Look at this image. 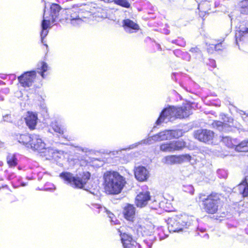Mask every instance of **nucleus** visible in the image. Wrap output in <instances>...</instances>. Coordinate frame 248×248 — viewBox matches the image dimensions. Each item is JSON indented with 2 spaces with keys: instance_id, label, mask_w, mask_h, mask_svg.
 Returning a JSON list of instances; mask_svg holds the SVG:
<instances>
[{
  "instance_id": "obj_35",
  "label": "nucleus",
  "mask_w": 248,
  "mask_h": 248,
  "mask_svg": "<svg viewBox=\"0 0 248 248\" xmlns=\"http://www.w3.org/2000/svg\"><path fill=\"white\" fill-rule=\"evenodd\" d=\"M113 2L124 8H127L130 6V4L126 0H114Z\"/></svg>"
},
{
  "instance_id": "obj_5",
  "label": "nucleus",
  "mask_w": 248,
  "mask_h": 248,
  "mask_svg": "<svg viewBox=\"0 0 248 248\" xmlns=\"http://www.w3.org/2000/svg\"><path fill=\"white\" fill-rule=\"evenodd\" d=\"M199 197L200 201L202 202V208L206 213L214 214L217 212L221 202L218 194L212 193L207 196L200 194Z\"/></svg>"
},
{
  "instance_id": "obj_15",
  "label": "nucleus",
  "mask_w": 248,
  "mask_h": 248,
  "mask_svg": "<svg viewBox=\"0 0 248 248\" xmlns=\"http://www.w3.org/2000/svg\"><path fill=\"white\" fill-rule=\"evenodd\" d=\"M51 24L52 23H51L50 19L49 18L47 19V17L46 16V11H45L43 16V20L41 24L42 31L41 32L40 35L42 43H43L44 39L48 34V31L47 30V29Z\"/></svg>"
},
{
  "instance_id": "obj_1",
  "label": "nucleus",
  "mask_w": 248,
  "mask_h": 248,
  "mask_svg": "<svg viewBox=\"0 0 248 248\" xmlns=\"http://www.w3.org/2000/svg\"><path fill=\"white\" fill-rule=\"evenodd\" d=\"M191 113V106L189 104L178 108L170 106L162 110L155 124L159 125L163 122L173 121L176 118L183 119L188 117Z\"/></svg>"
},
{
  "instance_id": "obj_12",
  "label": "nucleus",
  "mask_w": 248,
  "mask_h": 248,
  "mask_svg": "<svg viewBox=\"0 0 248 248\" xmlns=\"http://www.w3.org/2000/svg\"><path fill=\"white\" fill-rule=\"evenodd\" d=\"M248 39V28L244 25H240L237 29L235 33V40L236 44L239 41H243Z\"/></svg>"
},
{
  "instance_id": "obj_2",
  "label": "nucleus",
  "mask_w": 248,
  "mask_h": 248,
  "mask_svg": "<svg viewBox=\"0 0 248 248\" xmlns=\"http://www.w3.org/2000/svg\"><path fill=\"white\" fill-rule=\"evenodd\" d=\"M60 177L66 184L73 188L88 190L86 185L91 177V174L89 171H79L76 176L69 172L63 171L60 174Z\"/></svg>"
},
{
  "instance_id": "obj_43",
  "label": "nucleus",
  "mask_w": 248,
  "mask_h": 248,
  "mask_svg": "<svg viewBox=\"0 0 248 248\" xmlns=\"http://www.w3.org/2000/svg\"><path fill=\"white\" fill-rule=\"evenodd\" d=\"M185 156L186 157L187 159H189L190 158V156L189 155H186Z\"/></svg>"
},
{
  "instance_id": "obj_25",
  "label": "nucleus",
  "mask_w": 248,
  "mask_h": 248,
  "mask_svg": "<svg viewBox=\"0 0 248 248\" xmlns=\"http://www.w3.org/2000/svg\"><path fill=\"white\" fill-rule=\"evenodd\" d=\"M172 146V151H179L182 150L186 146V143L183 140H178L170 142Z\"/></svg>"
},
{
  "instance_id": "obj_36",
  "label": "nucleus",
  "mask_w": 248,
  "mask_h": 248,
  "mask_svg": "<svg viewBox=\"0 0 248 248\" xmlns=\"http://www.w3.org/2000/svg\"><path fill=\"white\" fill-rule=\"evenodd\" d=\"M171 42L180 46H185L186 44L185 41L181 37H179L177 39L172 40Z\"/></svg>"
},
{
  "instance_id": "obj_31",
  "label": "nucleus",
  "mask_w": 248,
  "mask_h": 248,
  "mask_svg": "<svg viewBox=\"0 0 248 248\" xmlns=\"http://www.w3.org/2000/svg\"><path fill=\"white\" fill-rule=\"evenodd\" d=\"M240 12L242 14L248 15V0H243L240 2Z\"/></svg>"
},
{
  "instance_id": "obj_3",
  "label": "nucleus",
  "mask_w": 248,
  "mask_h": 248,
  "mask_svg": "<svg viewBox=\"0 0 248 248\" xmlns=\"http://www.w3.org/2000/svg\"><path fill=\"white\" fill-rule=\"evenodd\" d=\"M104 178L105 189L109 194L120 193L126 183L125 178L116 171H107Z\"/></svg>"
},
{
  "instance_id": "obj_21",
  "label": "nucleus",
  "mask_w": 248,
  "mask_h": 248,
  "mask_svg": "<svg viewBox=\"0 0 248 248\" xmlns=\"http://www.w3.org/2000/svg\"><path fill=\"white\" fill-rule=\"evenodd\" d=\"M18 155L16 154L9 153L6 156V162L10 168H15L18 165Z\"/></svg>"
},
{
  "instance_id": "obj_26",
  "label": "nucleus",
  "mask_w": 248,
  "mask_h": 248,
  "mask_svg": "<svg viewBox=\"0 0 248 248\" xmlns=\"http://www.w3.org/2000/svg\"><path fill=\"white\" fill-rule=\"evenodd\" d=\"M49 67L47 64L44 62H41L38 64V73L41 75L43 78H45L46 75L45 73L49 70Z\"/></svg>"
},
{
  "instance_id": "obj_32",
  "label": "nucleus",
  "mask_w": 248,
  "mask_h": 248,
  "mask_svg": "<svg viewBox=\"0 0 248 248\" xmlns=\"http://www.w3.org/2000/svg\"><path fill=\"white\" fill-rule=\"evenodd\" d=\"M70 20L71 24L74 26H78L83 23V20L79 18L78 16H77V15L74 16L71 15L70 16Z\"/></svg>"
},
{
  "instance_id": "obj_19",
  "label": "nucleus",
  "mask_w": 248,
  "mask_h": 248,
  "mask_svg": "<svg viewBox=\"0 0 248 248\" xmlns=\"http://www.w3.org/2000/svg\"><path fill=\"white\" fill-rule=\"evenodd\" d=\"M50 15L49 16H47V19L49 18L51 21V23H54L56 21V18L59 16V12L61 8L60 6L56 3H53L51 4L50 7Z\"/></svg>"
},
{
  "instance_id": "obj_7",
  "label": "nucleus",
  "mask_w": 248,
  "mask_h": 248,
  "mask_svg": "<svg viewBox=\"0 0 248 248\" xmlns=\"http://www.w3.org/2000/svg\"><path fill=\"white\" fill-rule=\"evenodd\" d=\"M29 144L30 148L40 153H46V151L52 153V150L46 148V144L40 136L37 135H32L31 141Z\"/></svg>"
},
{
  "instance_id": "obj_40",
  "label": "nucleus",
  "mask_w": 248,
  "mask_h": 248,
  "mask_svg": "<svg viewBox=\"0 0 248 248\" xmlns=\"http://www.w3.org/2000/svg\"><path fill=\"white\" fill-rule=\"evenodd\" d=\"M222 45H223V42H221L219 44L215 45L214 46V48H215V50H217V51L222 50V49L223 48Z\"/></svg>"
},
{
  "instance_id": "obj_46",
  "label": "nucleus",
  "mask_w": 248,
  "mask_h": 248,
  "mask_svg": "<svg viewBox=\"0 0 248 248\" xmlns=\"http://www.w3.org/2000/svg\"><path fill=\"white\" fill-rule=\"evenodd\" d=\"M203 237H207V238H208V234L207 233H205Z\"/></svg>"
},
{
  "instance_id": "obj_23",
  "label": "nucleus",
  "mask_w": 248,
  "mask_h": 248,
  "mask_svg": "<svg viewBox=\"0 0 248 248\" xmlns=\"http://www.w3.org/2000/svg\"><path fill=\"white\" fill-rule=\"evenodd\" d=\"M240 193L243 197L248 196V176H246L244 180L238 186Z\"/></svg>"
},
{
  "instance_id": "obj_27",
  "label": "nucleus",
  "mask_w": 248,
  "mask_h": 248,
  "mask_svg": "<svg viewBox=\"0 0 248 248\" xmlns=\"http://www.w3.org/2000/svg\"><path fill=\"white\" fill-rule=\"evenodd\" d=\"M173 54L178 58L186 61H189L191 58L190 54L187 52H183L180 49H176L173 51Z\"/></svg>"
},
{
  "instance_id": "obj_10",
  "label": "nucleus",
  "mask_w": 248,
  "mask_h": 248,
  "mask_svg": "<svg viewBox=\"0 0 248 248\" xmlns=\"http://www.w3.org/2000/svg\"><path fill=\"white\" fill-rule=\"evenodd\" d=\"M121 241L124 248H140V246L134 240L130 234L124 233L121 234Z\"/></svg>"
},
{
  "instance_id": "obj_44",
  "label": "nucleus",
  "mask_w": 248,
  "mask_h": 248,
  "mask_svg": "<svg viewBox=\"0 0 248 248\" xmlns=\"http://www.w3.org/2000/svg\"><path fill=\"white\" fill-rule=\"evenodd\" d=\"M13 175L12 174V175H11L9 176V177H8V179H9V180H11V179H13Z\"/></svg>"
},
{
  "instance_id": "obj_29",
  "label": "nucleus",
  "mask_w": 248,
  "mask_h": 248,
  "mask_svg": "<svg viewBox=\"0 0 248 248\" xmlns=\"http://www.w3.org/2000/svg\"><path fill=\"white\" fill-rule=\"evenodd\" d=\"M235 150L238 152H248V140H244L237 145Z\"/></svg>"
},
{
  "instance_id": "obj_28",
  "label": "nucleus",
  "mask_w": 248,
  "mask_h": 248,
  "mask_svg": "<svg viewBox=\"0 0 248 248\" xmlns=\"http://www.w3.org/2000/svg\"><path fill=\"white\" fill-rule=\"evenodd\" d=\"M222 142L228 147L230 148H235L236 142L234 140H232L230 137L228 136H222Z\"/></svg>"
},
{
  "instance_id": "obj_11",
  "label": "nucleus",
  "mask_w": 248,
  "mask_h": 248,
  "mask_svg": "<svg viewBox=\"0 0 248 248\" xmlns=\"http://www.w3.org/2000/svg\"><path fill=\"white\" fill-rule=\"evenodd\" d=\"M149 191L140 192L136 197V204L138 207H143L147 205L150 200Z\"/></svg>"
},
{
  "instance_id": "obj_13",
  "label": "nucleus",
  "mask_w": 248,
  "mask_h": 248,
  "mask_svg": "<svg viewBox=\"0 0 248 248\" xmlns=\"http://www.w3.org/2000/svg\"><path fill=\"white\" fill-rule=\"evenodd\" d=\"M123 214L124 218L129 221L133 222L135 218V208L131 204H128L123 210Z\"/></svg>"
},
{
  "instance_id": "obj_45",
  "label": "nucleus",
  "mask_w": 248,
  "mask_h": 248,
  "mask_svg": "<svg viewBox=\"0 0 248 248\" xmlns=\"http://www.w3.org/2000/svg\"><path fill=\"white\" fill-rule=\"evenodd\" d=\"M199 14H200V16H204L203 13L202 11L200 12Z\"/></svg>"
},
{
  "instance_id": "obj_22",
  "label": "nucleus",
  "mask_w": 248,
  "mask_h": 248,
  "mask_svg": "<svg viewBox=\"0 0 248 248\" xmlns=\"http://www.w3.org/2000/svg\"><path fill=\"white\" fill-rule=\"evenodd\" d=\"M32 135H30L28 134H21L16 136V140L18 141L25 145L27 147L30 148L29 144L31 141Z\"/></svg>"
},
{
  "instance_id": "obj_34",
  "label": "nucleus",
  "mask_w": 248,
  "mask_h": 248,
  "mask_svg": "<svg viewBox=\"0 0 248 248\" xmlns=\"http://www.w3.org/2000/svg\"><path fill=\"white\" fill-rule=\"evenodd\" d=\"M171 142L163 143L160 146V149L161 151L165 152H172Z\"/></svg>"
},
{
  "instance_id": "obj_8",
  "label": "nucleus",
  "mask_w": 248,
  "mask_h": 248,
  "mask_svg": "<svg viewBox=\"0 0 248 248\" xmlns=\"http://www.w3.org/2000/svg\"><path fill=\"white\" fill-rule=\"evenodd\" d=\"M194 136L200 141L209 143L212 142L214 133L208 129H198L195 131Z\"/></svg>"
},
{
  "instance_id": "obj_48",
  "label": "nucleus",
  "mask_w": 248,
  "mask_h": 248,
  "mask_svg": "<svg viewBox=\"0 0 248 248\" xmlns=\"http://www.w3.org/2000/svg\"><path fill=\"white\" fill-rule=\"evenodd\" d=\"M200 5H199V6H198V9L200 10Z\"/></svg>"
},
{
  "instance_id": "obj_20",
  "label": "nucleus",
  "mask_w": 248,
  "mask_h": 248,
  "mask_svg": "<svg viewBox=\"0 0 248 248\" xmlns=\"http://www.w3.org/2000/svg\"><path fill=\"white\" fill-rule=\"evenodd\" d=\"M182 159V156L170 155L164 157L162 159V162L168 165H172L180 163Z\"/></svg>"
},
{
  "instance_id": "obj_42",
  "label": "nucleus",
  "mask_w": 248,
  "mask_h": 248,
  "mask_svg": "<svg viewBox=\"0 0 248 248\" xmlns=\"http://www.w3.org/2000/svg\"><path fill=\"white\" fill-rule=\"evenodd\" d=\"M147 244V248H151L152 243L151 242H145Z\"/></svg>"
},
{
  "instance_id": "obj_30",
  "label": "nucleus",
  "mask_w": 248,
  "mask_h": 248,
  "mask_svg": "<svg viewBox=\"0 0 248 248\" xmlns=\"http://www.w3.org/2000/svg\"><path fill=\"white\" fill-rule=\"evenodd\" d=\"M52 127L55 132L61 135H63L66 132V129L64 126L59 125L57 123H52Z\"/></svg>"
},
{
  "instance_id": "obj_47",
  "label": "nucleus",
  "mask_w": 248,
  "mask_h": 248,
  "mask_svg": "<svg viewBox=\"0 0 248 248\" xmlns=\"http://www.w3.org/2000/svg\"><path fill=\"white\" fill-rule=\"evenodd\" d=\"M21 186H26V184H25V183H22L21 184Z\"/></svg>"
},
{
  "instance_id": "obj_17",
  "label": "nucleus",
  "mask_w": 248,
  "mask_h": 248,
  "mask_svg": "<svg viewBox=\"0 0 248 248\" xmlns=\"http://www.w3.org/2000/svg\"><path fill=\"white\" fill-rule=\"evenodd\" d=\"M93 208L94 209H98V211H97L98 213H100L102 211L106 212L108 217L110 219V221L112 225L118 224L119 222V220L114 217L113 214L108 211L105 207H102L99 204H95L93 205Z\"/></svg>"
},
{
  "instance_id": "obj_9",
  "label": "nucleus",
  "mask_w": 248,
  "mask_h": 248,
  "mask_svg": "<svg viewBox=\"0 0 248 248\" xmlns=\"http://www.w3.org/2000/svg\"><path fill=\"white\" fill-rule=\"evenodd\" d=\"M36 77V72L31 71L26 72L18 77V80L22 86L24 87H31Z\"/></svg>"
},
{
  "instance_id": "obj_38",
  "label": "nucleus",
  "mask_w": 248,
  "mask_h": 248,
  "mask_svg": "<svg viewBox=\"0 0 248 248\" xmlns=\"http://www.w3.org/2000/svg\"><path fill=\"white\" fill-rule=\"evenodd\" d=\"M147 227L148 228L146 229L145 226L144 225H139V228L138 229H140L141 232L143 231L145 233V234H147L149 233V232H150L149 231L152 229V226L151 225H150L149 226H147Z\"/></svg>"
},
{
  "instance_id": "obj_39",
  "label": "nucleus",
  "mask_w": 248,
  "mask_h": 248,
  "mask_svg": "<svg viewBox=\"0 0 248 248\" xmlns=\"http://www.w3.org/2000/svg\"><path fill=\"white\" fill-rule=\"evenodd\" d=\"M238 113L241 115L244 121L246 122H248V113L241 110H239Z\"/></svg>"
},
{
  "instance_id": "obj_6",
  "label": "nucleus",
  "mask_w": 248,
  "mask_h": 248,
  "mask_svg": "<svg viewBox=\"0 0 248 248\" xmlns=\"http://www.w3.org/2000/svg\"><path fill=\"white\" fill-rule=\"evenodd\" d=\"M192 222L191 217L185 214L177 215L169 220L168 229L170 232H178L189 227Z\"/></svg>"
},
{
  "instance_id": "obj_33",
  "label": "nucleus",
  "mask_w": 248,
  "mask_h": 248,
  "mask_svg": "<svg viewBox=\"0 0 248 248\" xmlns=\"http://www.w3.org/2000/svg\"><path fill=\"white\" fill-rule=\"evenodd\" d=\"M212 124L214 128H216L221 131H223L227 125V124H224L222 122L218 121H214Z\"/></svg>"
},
{
  "instance_id": "obj_41",
  "label": "nucleus",
  "mask_w": 248,
  "mask_h": 248,
  "mask_svg": "<svg viewBox=\"0 0 248 248\" xmlns=\"http://www.w3.org/2000/svg\"><path fill=\"white\" fill-rule=\"evenodd\" d=\"M185 188H187L188 189V191L187 192H189L191 194H193L194 193V189L193 187L192 186L189 185V186H187V187H186Z\"/></svg>"
},
{
  "instance_id": "obj_24",
  "label": "nucleus",
  "mask_w": 248,
  "mask_h": 248,
  "mask_svg": "<svg viewBox=\"0 0 248 248\" xmlns=\"http://www.w3.org/2000/svg\"><path fill=\"white\" fill-rule=\"evenodd\" d=\"M189 51L192 53V56L195 59L199 61L203 60V55L201 49L197 46L191 47L189 49Z\"/></svg>"
},
{
  "instance_id": "obj_37",
  "label": "nucleus",
  "mask_w": 248,
  "mask_h": 248,
  "mask_svg": "<svg viewBox=\"0 0 248 248\" xmlns=\"http://www.w3.org/2000/svg\"><path fill=\"white\" fill-rule=\"evenodd\" d=\"M217 174L219 177L221 178H226L228 176L227 171L223 169H219L217 170Z\"/></svg>"
},
{
  "instance_id": "obj_14",
  "label": "nucleus",
  "mask_w": 248,
  "mask_h": 248,
  "mask_svg": "<svg viewBox=\"0 0 248 248\" xmlns=\"http://www.w3.org/2000/svg\"><path fill=\"white\" fill-rule=\"evenodd\" d=\"M123 27L124 31L129 33L133 32L134 31H138L140 29L137 23L129 19H126L123 21Z\"/></svg>"
},
{
  "instance_id": "obj_18",
  "label": "nucleus",
  "mask_w": 248,
  "mask_h": 248,
  "mask_svg": "<svg viewBox=\"0 0 248 248\" xmlns=\"http://www.w3.org/2000/svg\"><path fill=\"white\" fill-rule=\"evenodd\" d=\"M38 120L37 114L33 112L28 113L27 117L25 118V122L30 129H34L37 124Z\"/></svg>"
},
{
  "instance_id": "obj_4",
  "label": "nucleus",
  "mask_w": 248,
  "mask_h": 248,
  "mask_svg": "<svg viewBox=\"0 0 248 248\" xmlns=\"http://www.w3.org/2000/svg\"><path fill=\"white\" fill-rule=\"evenodd\" d=\"M182 135V132L179 130H166L161 131L147 139L142 140L130 145L128 148V149H132L137 147L139 145L141 144H151L154 142L161 141L165 140H171L173 138H178Z\"/></svg>"
},
{
  "instance_id": "obj_16",
  "label": "nucleus",
  "mask_w": 248,
  "mask_h": 248,
  "mask_svg": "<svg viewBox=\"0 0 248 248\" xmlns=\"http://www.w3.org/2000/svg\"><path fill=\"white\" fill-rule=\"evenodd\" d=\"M135 176L139 181H144L148 177V171L143 166H139L135 169Z\"/></svg>"
}]
</instances>
